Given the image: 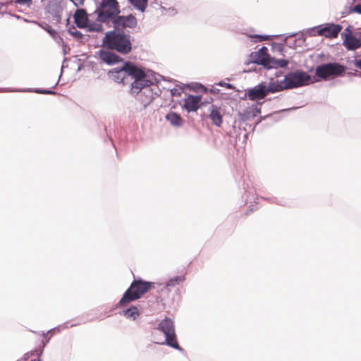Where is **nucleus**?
<instances>
[{
    "mask_svg": "<svg viewBox=\"0 0 361 361\" xmlns=\"http://www.w3.org/2000/svg\"><path fill=\"white\" fill-rule=\"evenodd\" d=\"M121 314H123L127 319L135 321L140 315V311L135 305H130L129 307L123 310Z\"/></svg>",
    "mask_w": 361,
    "mask_h": 361,
    "instance_id": "nucleus-23",
    "label": "nucleus"
},
{
    "mask_svg": "<svg viewBox=\"0 0 361 361\" xmlns=\"http://www.w3.org/2000/svg\"><path fill=\"white\" fill-rule=\"evenodd\" d=\"M269 59H267L265 56L259 54L258 51L251 52L249 55V59L245 63L249 65L250 63H255L257 65L262 66L264 69L268 66Z\"/></svg>",
    "mask_w": 361,
    "mask_h": 361,
    "instance_id": "nucleus-18",
    "label": "nucleus"
},
{
    "mask_svg": "<svg viewBox=\"0 0 361 361\" xmlns=\"http://www.w3.org/2000/svg\"><path fill=\"white\" fill-rule=\"evenodd\" d=\"M60 326H61V329L62 328L63 329H68L69 327L67 323H64L63 325H60Z\"/></svg>",
    "mask_w": 361,
    "mask_h": 361,
    "instance_id": "nucleus-62",
    "label": "nucleus"
},
{
    "mask_svg": "<svg viewBox=\"0 0 361 361\" xmlns=\"http://www.w3.org/2000/svg\"><path fill=\"white\" fill-rule=\"evenodd\" d=\"M49 341H50V338H48L47 339V341H44V340L42 341V348L39 350H37L38 356H41L43 354L44 349L45 346L47 345V343H49Z\"/></svg>",
    "mask_w": 361,
    "mask_h": 361,
    "instance_id": "nucleus-42",
    "label": "nucleus"
},
{
    "mask_svg": "<svg viewBox=\"0 0 361 361\" xmlns=\"http://www.w3.org/2000/svg\"><path fill=\"white\" fill-rule=\"evenodd\" d=\"M298 109V107H292V108H289V109H282L281 111H275L274 112L273 114H269V115H267L265 116H261L260 117V120H259L257 122L255 123V125L251 129V131L253 132L256 128V126L262 122V121L263 120H266V119H270L271 121V123L270 124H269V126H271L272 123L276 122V119H274L272 118L273 117V115L274 114H278L279 112H282V111H290V110H293V109Z\"/></svg>",
    "mask_w": 361,
    "mask_h": 361,
    "instance_id": "nucleus-28",
    "label": "nucleus"
},
{
    "mask_svg": "<svg viewBox=\"0 0 361 361\" xmlns=\"http://www.w3.org/2000/svg\"><path fill=\"white\" fill-rule=\"evenodd\" d=\"M185 280V276H175L171 277L167 280L165 285V288H170L176 287L179 285L180 283L183 282Z\"/></svg>",
    "mask_w": 361,
    "mask_h": 361,
    "instance_id": "nucleus-27",
    "label": "nucleus"
},
{
    "mask_svg": "<svg viewBox=\"0 0 361 361\" xmlns=\"http://www.w3.org/2000/svg\"><path fill=\"white\" fill-rule=\"evenodd\" d=\"M32 22L33 23L37 24L42 29L45 30L47 32H48L49 34V35H52L55 31V29H54L51 25H49V24H47L44 22L40 23H38L35 20H32Z\"/></svg>",
    "mask_w": 361,
    "mask_h": 361,
    "instance_id": "nucleus-33",
    "label": "nucleus"
},
{
    "mask_svg": "<svg viewBox=\"0 0 361 361\" xmlns=\"http://www.w3.org/2000/svg\"><path fill=\"white\" fill-rule=\"evenodd\" d=\"M349 74L354 76L361 77V74L357 71H355L354 73H350Z\"/></svg>",
    "mask_w": 361,
    "mask_h": 361,
    "instance_id": "nucleus-57",
    "label": "nucleus"
},
{
    "mask_svg": "<svg viewBox=\"0 0 361 361\" xmlns=\"http://www.w3.org/2000/svg\"><path fill=\"white\" fill-rule=\"evenodd\" d=\"M282 75H283V73H282V71H276V72L275 73V76H276V78L281 77Z\"/></svg>",
    "mask_w": 361,
    "mask_h": 361,
    "instance_id": "nucleus-58",
    "label": "nucleus"
},
{
    "mask_svg": "<svg viewBox=\"0 0 361 361\" xmlns=\"http://www.w3.org/2000/svg\"><path fill=\"white\" fill-rule=\"evenodd\" d=\"M261 198L263 199V200H267V201H269L271 203H272V201H273V199H274V197L273 198H270V197H262Z\"/></svg>",
    "mask_w": 361,
    "mask_h": 361,
    "instance_id": "nucleus-60",
    "label": "nucleus"
},
{
    "mask_svg": "<svg viewBox=\"0 0 361 361\" xmlns=\"http://www.w3.org/2000/svg\"><path fill=\"white\" fill-rule=\"evenodd\" d=\"M68 59L67 58H66V57L63 59V63H62L61 68V73H60V75H59V79H60V78H61V75H62L63 68L66 67L65 63H66V62H67V61H68ZM59 80H58V81H57V82H56V83L53 86V87H52V88H55V87L57 86V85H58V83H59Z\"/></svg>",
    "mask_w": 361,
    "mask_h": 361,
    "instance_id": "nucleus-45",
    "label": "nucleus"
},
{
    "mask_svg": "<svg viewBox=\"0 0 361 361\" xmlns=\"http://www.w3.org/2000/svg\"><path fill=\"white\" fill-rule=\"evenodd\" d=\"M209 92L213 94H216L220 92V90L218 89V88H216L214 87H212L210 90H209Z\"/></svg>",
    "mask_w": 361,
    "mask_h": 361,
    "instance_id": "nucleus-51",
    "label": "nucleus"
},
{
    "mask_svg": "<svg viewBox=\"0 0 361 361\" xmlns=\"http://www.w3.org/2000/svg\"><path fill=\"white\" fill-rule=\"evenodd\" d=\"M136 10L144 13L148 6L149 0H128Z\"/></svg>",
    "mask_w": 361,
    "mask_h": 361,
    "instance_id": "nucleus-26",
    "label": "nucleus"
},
{
    "mask_svg": "<svg viewBox=\"0 0 361 361\" xmlns=\"http://www.w3.org/2000/svg\"><path fill=\"white\" fill-rule=\"evenodd\" d=\"M342 45L348 51H355L361 47V37L355 32L353 25H348L341 33Z\"/></svg>",
    "mask_w": 361,
    "mask_h": 361,
    "instance_id": "nucleus-9",
    "label": "nucleus"
},
{
    "mask_svg": "<svg viewBox=\"0 0 361 361\" xmlns=\"http://www.w3.org/2000/svg\"><path fill=\"white\" fill-rule=\"evenodd\" d=\"M289 64V61L286 59H277L274 56H271L269 59L268 66L266 67L267 70L272 68H286Z\"/></svg>",
    "mask_w": 361,
    "mask_h": 361,
    "instance_id": "nucleus-20",
    "label": "nucleus"
},
{
    "mask_svg": "<svg viewBox=\"0 0 361 361\" xmlns=\"http://www.w3.org/2000/svg\"><path fill=\"white\" fill-rule=\"evenodd\" d=\"M272 203L276 204H279V205H281V206H286V201H284V200H279L276 197H274Z\"/></svg>",
    "mask_w": 361,
    "mask_h": 361,
    "instance_id": "nucleus-49",
    "label": "nucleus"
},
{
    "mask_svg": "<svg viewBox=\"0 0 361 361\" xmlns=\"http://www.w3.org/2000/svg\"><path fill=\"white\" fill-rule=\"evenodd\" d=\"M15 3L19 5L30 6L32 4V0H15Z\"/></svg>",
    "mask_w": 361,
    "mask_h": 361,
    "instance_id": "nucleus-47",
    "label": "nucleus"
},
{
    "mask_svg": "<svg viewBox=\"0 0 361 361\" xmlns=\"http://www.w3.org/2000/svg\"><path fill=\"white\" fill-rule=\"evenodd\" d=\"M350 11H353V13H357L361 15V4H357L355 5H352V8H350Z\"/></svg>",
    "mask_w": 361,
    "mask_h": 361,
    "instance_id": "nucleus-43",
    "label": "nucleus"
},
{
    "mask_svg": "<svg viewBox=\"0 0 361 361\" xmlns=\"http://www.w3.org/2000/svg\"><path fill=\"white\" fill-rule=\"evenodd\" d=\"M355 32L357 35L361 37V27L355 28Z\"/></svg>",
    "mask_w": 361,
    "mask_h": 361,
    "instance_id": "nucleus-54",
    "label": "nucleus"
},
{
    "mask_svg": "<svg viewBox=\"0 0 361 361\" xmlns=\"http://www.w3.org/2000/svg\"><path fill=\"white\" fill-rule=\"evenodd\" d=\"M61 331V326H57L54 328H51L47 332H42V337H46L49 333L53 334L54 332H60Z\"/></svg>",
    "mask_w": 361,
    "mask_h": 361,
    "instance_id": "nucleus-40",
    "label": "nucleus"
},
{
    "mask_svg": "<svg viewBox=\"0 0 361 361\" xmlns=\"http://www.w3.org/2000/svg\"><path fill=\"white\" fill-rule=\"evenodd\" d=\"M208 111L207 116L211 120L212 123L216 127H221L223 123L224 109L216 104H212L209 107Z\"/></svg>",
    "mask_w": 361,
    "mask_h": 361,
    "instance_id": "nucleus-13",
    "label": "nucleus"
},
{
    "mask_svg": "<svg viewBox=\"0 0 361 361\" xmlns=\"http://www.w3.org/2000/svg\"><path fill=\"white\" fill-rule=\"evenodd\" d=\"M238 116L240 125L245 123L246 126H247L246 123L247 121L255 117V114H253V110L249 108L245 109L243 112H238Z\"/></svg>",
    "mask_w": 361,
    "mask_h": 361,
    "instance_id": "nucleus-24",
    "label": "nucleus"
},
{
    "mask_svg": "<svg viewBox=\"0 0 361 361\" xmlns=\"http://www.w3.org/2000/svg\"><path fill=\"white\" fill-rule=\"evenodd\" d=\"M291 37H297L295 39L298 41H302L305 42L307 38L306 32H303V30L299 32H293L286 36L284 39V42H286L287 39Z\"/></svg>",
    "mask_w": 361,
    "mask_h": 361,
    "instance_id": "nucleus-31",
    "label": "nucleus"
},
{
    "mask_svg": "<svg viewBox=\"0 0 361 361\" xmlns=\"http://www.w3.org/2000/svg\"><path fill=\"white\" fill-rule=\"evenodd\" d=\"M256 209H257L256 204H251L249 206V210H247V212H246V214H248L250 212H252V211L256 210Z\"/></svg>",
    "mask_w": 361,
    "mask_h": 361,
    "instance_id": "nucleus-53",
    "label": "nucleus"
},
{
    "mask_svg": "<svg viewBox=\"0 0 361 361\" xmlns=\"http://www.w3.org/2000/svg\"><path fill=\"white\" fill-rule=\"evenodd\" d=\"M133 40L129 31L109 30L105 32L102 38V45L121 54L127 55L133 50Z\"/></svg>",
    "mask_w": 361,
    "mask_h": 361,
    "instance_id": "nucleus-2",
    "label": "nucleus"
},
{
    "mask_svg": "<svg viewBox=\"0 0 361 361\" xmlns=\"http://www.w3.org/2000/svg\"><path fill=\"white\" fill-rule=\"evenodd\" d=\"M155 286L157 287L156 289L157 290V292L159 294V298H160L161 302H166L168 296H169V293H171V289L165 288V285L161 284V283H156Z\"/></svg>",
    "mask_w": 361,
    "mask_h": 361,
    "instance_id": "nucleus-25",
    "label": "nucleus"
},
{
    "mask_svg": "<svg viewBox=\"0 0 361 361\" xmlns=\"http://www.w3.org/2000/svg\"><path fill=\"white\" fill-rule=\"evenodd\" d=\"M157 329L164 334L165 338L163 341H155L154 343L167 345L180 352L184 351V349L180 346L178 342L174 323L171 319L166 317L162 319L158 324Z\"/></svg>",
    "mask_w": 361,
    "mask_h": 361,
    "instance_id": "nucleus-5",
    "label": "nucleus"
},
{
    "mask_svg": "<svg viewBox=\"0 0 361 361\" xmlns=\"http://www.w3.org/2000/svg\"><path fill=\"white\" fill-rule=\"evenodd\" d=\"M165 119L170 123L172 126L178 128L183 126V119L181 116L176 111H169L165 116Z\"/></svg>",
    "mask_w": 361,
    "mask_h": 361,
    "instance_id": "nucleus-21",
    "label": "nucleus"
},
{
    "mask_svg": "<svg viewBox=\"0 0 361 361\" xmlns=\"http://www.w3.org/2000/svg\"><path fill=\"white\" fill-rule=\"evenodd\" d=\"M63 55L68 54V51L66 50V47H63Z\"/></svg>",
    "mask_w": 361,
    "mask_h": 361,
    "instance_id": "nucleus-64",
    "label": "nucleus"
},
{
    "mask_svg": "<svg viewBox=\"0 0 361 361\" xmlns=\"http://www.w3.org/2000/svg\"><path fill=\"white\" fill-rule=\"evenodd\" d=\"M188 86H189L191 90L196 92L204 87V85L200 82H191L188 84Z\"/></svg>",
    "mask_w": 361,
    "mask_h": 361,
    "instance_id": "nucleus-38",
    "label": "nucleus"
},
{
    "mask_svg": "<svg viewBox=\"0 0 361 361\" xmlns=\"http://www.w3.org/2000/svg\"><path fill=\"white\" fill-rule=\"evenodd\" d=\"M45 9L48 13H49L54 18V19L56 21V23H59L61 22V13L63 11V6L61 5V0L49 1Z\"/></svg>",
    "mask_w": 361,
    "mask_h": 361,
    "instance_id": "nucleus-15",
    "label": "nucleus"
},
{
    "mask_svg": "<svg viewBox=\"0 0 361 361\" xmlns=\"http://www.w3.org/2000/svg\"><path fill=\"white\" fill-rule=\"evenodd\" d=\"M55 42L59 44V45H61L63 47H66V44L64 42L63 37L59 35L58 37H56V39H55Z\"/></svg>",
    "mask_w": 361,
    "mask_h": 361,
    "instance_id": "nucleus-44",
    "label": "nucleus"
},
{
    "mask_svg": "<svg viewBox=\"0 0 361 361\" xmlns=\"http://www.w3.org/2000/svg\"><path fill=\"white\" fill-rule=\"evenodd\" d=\"M311 76L305 71L296 69L294 71L288 72L283 80L285 83V87L288 89H294L299 87L308 85L310 82Z\"/></svg>",
    "mask_w": 361,
    "mask_h": 361,
    "instance_id": "nucleus-8",
    "label": "nucleus"
},
{
    "mask_svg": "<svg viewBox=\"0 0 361 361\" xmlns=\"http://www.w3.org/2000/svg\"><path fill=\"white\" fill-rule=\"evenodd\" d=\"M247 98H248L247 91H245V92L243 94V95L240 96V99L241 100H245V99H246Z\"/></svg>",
    "mask_w": 361,
    "mask_h": 361,
    "instance_id": "nucleus-55",
    "label": "nucleus"
},
{
    "mask_svg": "<svg viewBox=\"0 0 361 361\" xmlns=\"http://www.w3.org/2000/svg\"><path fill=\"white\" fill-rule=\"evenodd\" d=\"M263 104V102H257L255 104H252V106L250 109H252L253 110V114H255V117L261 113V108L260 106Z\"/></svg>",
    "mask_w": 361,
    "mask_h": 361,
    "instance_id": "nucleus-36",
    "label": "nucleus"
},
{
    "mask_svg": "<svg viewBox=\"0 0 361 361\" xmlns=\"http://www.w3.org/2000/svg\"><path fill=\"white\" fill-rule=\"evenodd\" d=\"M75 30V25H70V27L68 28L67 30Z\"/></svg>",
    "mask_w": 361,
    "mask_h": 361,
    "instance_id": "nucleus-63",
    "label": "nucleus"
},
{
    "mask_svg": "<svg viewBox=\"0 0 361 361\" xmlns=\"http://www.w3.org/2000/svg\"><path fill=\"white\" fill-rule=\"evenodd\" d=\"M183 92V87H181L180 89L172 88L170 90L171 95L172 97H176V96L180 97Z\"/></svg>",
    "mask_w": 361,
    "mask_h": 361,
    "instance_id": "nucleus-41",
    "label": "nucleus"
},
{
    "mask_svg": "<svg viewBox=\"0 0 361 361\" xmlns=\"http://www.w3.org/2000/svg\"><path fill=\"white\" fill-rule=\"evenodd\" d=\"M120 6L117 0H101L97 4L94 13L97 14V20L107 23L108 20L116 13H121Z\"/></svg>",
    "mask_w": 361,
    "mask_h": 361,
    "instance_id": "nucleus-6",
    "label": "nucleus"
},
{
    "mask_svg": "<svg viewBox=\"0 0 361 361\" xmlns=\"http://www.w3.org/2000/svg\"><path fill=\"white\" fill-rule=\"evenodd\" d=\"M67 32L71 36L74 37L76 40L79 41L80 42H87L90 38V35H88V37L87 39H85L84 35L80 31H78L77 30H67Z\"/></svg>",
    "mask_w": 361,
    "mask_h": 361,
    "instance_id": "nucleus-29",
    "label": "nucleus"
},
{
    "mask_svg": "<svg viewBox=\"0 0 361 361\" xmlns=\"http://www.w3.org/2000/svg\"><path fill=\"white\" fill-rule=\"evenodd\" d=\"M318 28L317 34L318 36L329 39H334L338 36V34L343 29L341 24L334 23H326L317 25Z\"/></svg>",
    "mask_w": 361,
    "mask_h": 361,
    "instance_id": "nucleus-10",
    "label": "nucleus"
},
{
    "mask_svg": "<svg viewBox=\"0 0 361 361\" xmlns=\"http://www.w3.org/2000/svg\"><path fill=\"white\" fill-rule=\"evenodd\" d=\"M285 83H283V80L281 81L275 80L274 78H271L268 85L265 82V92L268 93L274 94L281 92L283 90H287L285 87Z\"/></svg>",
    "mask_w": 361,
    "mask_h": 361,
    "instance_id": "nucleus-19",
    "label": "nucleus"
},
{
    "mask_svg": "<svg viewBox=\"0 0 361 361\" xmlns=\"http://www.w3.org/2000/svg\"><path fill=\"white\" fill-rule=\"evenodd\" d=\"M84 1H85V0H78V1L77 2V6L76 7H78L80 5H83Z\"/></svg>",
    "mask_w": 361,
    "mask_h": 361,
    "instance_id": "nucleus-61",
    "label": "nucleus"
},
{
    "mask_svg": "<svg viewBox=\"0 0 361 361\" xmlns=\"http://www.w3.org/2000/svg\"><path fill=\"white\" fill-rule=\"evenodd\" d=\"M282 35H259V34H254L250 35V39L254 42H262L265 39H271V37H281Z\"/></svg>",
    "mask_w": 361,
    "mask_h": 361,
    "instance_id": "nucleus-30",
    "label": "nucleus"
},
{
    "mask_svg": "<svg viewBox=\"0 0 361 361\" xmlns=\"http://www.w3.org/2000/svg\"><path fill=\"white\" fill-rule=\"evenodd\" d=\"M155 284L156 283L147 281L141 278L134 279L116 305L115 308L126 307L130 302L141 298L150 289H156Z\"/></svg>",
    "mask_w": 361,
    "mask_h": 361,
    "instance_id": "nucleus-3",
    "label": "nucleus"
},
{
    "mask_svg": "<svg viewBox=\"0 0 361 361\" xmlns=\"http://www.w3.org/2000/svg\"><path fill=\"white\" fill-rule=\"evenodd\" d=\"M32 92L42 94H56V92L52 89L35 88V89H16L11 87H0V92Z\"/></svg>",
    "mask_w": 361,
    "mask_h": 361,
    "instance_id": "nucleus-17",
    "label": "nucleus"
},
{
    "mask_svg": "<svg viewBox=\"0 0 361 361\" xmlns=\"http://www.w3.org/2000/svg\"><path fill=\"white\" fill-rule=\"evenodd\" d=\"M181 108L185 109L188 113L197 112L204 105L202 102V96L201 94H185L183 99V103H180Z\"/></svg>",
    "mask_w": 361,
    "mask_h": 361,
    "instance_id": "nucleus-11",
    "label": "nucleus"
},
{
    "mask_svg": "<svg viewBox=\"0 0 361 361\" xmlns=\"http://www.w3.org/2000/svg\"><path fill=\"white\" fill-rule=\"evenodd\" d=\"M350 8H352V5L350 6H345L343 10L341 12V18H344L353 13V11H350Z\"/></svg>",
    "mask_w": 361,
    "mask_h": 361,
    "instance_id": "nucleus-39",
    "label": "nucleus"
},
{
    "mask_svg": "<svg viewBox=\"0 0 361 361\" xmlns=\"http://www.w3.org/2000/svg\"><path fill=\"white\" fill-rule=\"evenodd\" d=\"M217 85L224 87L227 89L234 90L236 92H240V90H238L233 84L229 82H225L224 81H220L219 83H217Z\"/></svg>",
    "mask_w": 361,
    "mask_h": 361,
    "instance_id": "nucleus-35",
    "label": "nucleus"
},
{
    "mask_svg": "<svg viewBox=\"0 0 361 361\" xmlns=\"http://www.w3.org/2000/svg\"><path fill=\"white\" fill-rule=\"evenodd\" d=\"M348 68L338 62L321 63L315 68L314 82L329 80L332 78L343 77Z\"/></svg>",
    "mask_w": 361,
    "mask_h": 361,
    "instance_id": "nucleus-4",
    "label": "nucleus"
},
{
    "mask_svg": "<svg viewBox=\"0 0 361 361\" xmlns=\"http://www.w3.org/2000/svg\"><path fill=\"white\" fill-rule=\"evenodd\" d=\"M107 48L101 49L96 52L98 58L103 61L104 63L109 66H113L120 62H123V59L117 53Z\"/></svg>",
    "mask_w": 361,
    "mask_h": 361,
    "instance_id": "nucleus-12",
    "label": "nucleus"
},
{
    "mask_svg": "<svg viewBox=\"0 0 361 361\" xmlns=\"http://www.w3.org/2000/svg\"><path fill=\"white\" fill-rule=\"evenodd\" d=\"M77 62L80 63L79 65H78V69H77V71L79 72L80 71L82 68H84V65L82 63H81V59H76Z\"/></svg>",
    "mask_w": 361,
    "mask_h": 361,
    "instance_id": "nucleus-52",
    "label": "nucleus"
},
{
    "mask_svg": "<svg viewBox=\"0 0 361 361\" xmlns=\"http://www.w3.org/2000/svg\"><path fill=\"white\" fill-rule=\"evenodd\" d=\"M271 50L275 52L278 51L281 56H285V48L282 43L274 42L271 44Z\"/></svg>",
    "mask_w": 361,
    "mask_h": 361,
    "instance_id": "nucleus-32",
    "label": "nucleus"
},
{
    "mask_svg": "<svg viewBox=\"0 0 361 361\" xmlns=\"http://www.w3.org/2000/svg\"><path fill=\"white\" fill-rule=\"evenodd\" d=\"M35 353L37 355V350H31L30 352H28L27 353H25L24 355H23V359L24 360H27V359L30 358V356H32V355H35Z\"/></svg>",
    "mask_w": 361,
    "mask_h": 361,
    "instance_id": "nucleus-48",
    "label": "nucleus"
},
{
    "mask_svg": "<svg viewBox=\"0 0 361 361\" xmlns=\"http://www.w3.org/2000/svg\"><path fill=\"white\" fill-rule=\"evenodd\" d=\"M102 23L92 21L89 19L88 23H86V26L83 28L86 32H103L104 30Z\"/></svg>",
    "mask_w": 361,
    "mask_h": 361,
    "instance_id": "nucleus-22",
    "label": "nucleus"
},
{
    "mask_svg": "<svg viewBox=\"0 0 361 361\" xmlns=\"http://www.w3.org/2000/svg\"><path fill=\"white\" fill-rule=\"evenodd\" d=\"M259 54L265 56L267 59H270L271 56L269 54L268 48L265 46L262 47L257 50Z\"/></svg>",
    "mask_w": 361,
    "mask_h": 361,
    "instance_id": "nucleus-37",
    "label": "nucleus"
},
{
    "mask_svg": "<svg viewBox=\"0 0 361 361\" xmlns=\"http://www.w3.org/2000/svg\"><path fill=\"white\" fill-rule=\"evenodd\" d=\"M248 99L252 101H258L265 98L267 96L265 92V82H261L258 85L247 88Z\"/></svg>",
    "mask_w": 361,
    "mask_h": 361,
    "instance_id": "nucleus-14",
    "label": "nucleus"
},
{
    "mask_svg": "<svg viewBox=\"0 0 361 361\" xmlns=\"http://www.w3.org/2000/svg\"><path fill=\"white\" fill-rule=\"evenodd\" d=\"M107 75L115 82L123 85L130 84L129 94L142 104L143 109L160 96L161 91L159 84L161 80H165L155 71L130 61L110 69Z\"/></svg>",
    "mask_w": 361,
    "mask_h": 361,
    "instance_id": "nucleus-1",
    "label": "nucleus"
},
{
    "mask_svg": "<svg viewBox=\"0 0 361 361\" xmlns=\"http://www.w3.org/2000/svg\"><path fill=\"white\" fill-rule=\"evenodd\" d=\"M59 35V34L58 33V32L56 30L52 35H50V36L52 37V39L54 40H55V39H56V37H58Z\"/></svg>",
    "mask_w": 361,
    "mask_h": 361,
    "instance_id": "nucleus-56",
    "label": "nucleus"
},
{
    "mask_svg": "<svg viewBox=\"0 0 361 361\" xmlns=\"http://www.w3.org/2000/svg\"><path fill=\"white\" fill-rule=\"evenodd\" d=\"M317 30H318V28L317 27V26H314L312 27L303 29V32H306L307 35L311 36V37L312 36H318V35L317 34Z\"/></svg>",
    "mask_w": 361,
    "mask_h": 361,
    "instance_id": "nucleus-34",
    "label": "nucleus"
},
{
    "mask_svg": "<svg viewBox=\"0 0 361 361\" xmlns=\"http://www.w3.org/2000/svg\"><path fill=\"white\" fill-rule=\"evenodd\" d=\"M13 16H14L15 18H16L17 19H23V20H24V21H26V22H27V21H28L27 19H25V18H23V17H22V16H20L13 15Z\"/></svg>",
    "mask_w": 361,
    "mask_h": 361,
    "instance_id": "nucleus-59",
    "label": "nucleus"
},
{
    "mask_svg": "<svg viewBox=\"0 0 361 361\" xmlns=\"http://www.w3.org/2000/svg\"><path fill=\"white\" fill-rule=\"evenodd\" d=\"M288 47L293 49H296L298 46H301L300 44H298V40L295 39L293 42H290L287 44Z\"/></svg>",
    "mask_w": 361,
    "mask_h": 361,
    "instance_id": "nucleus-46",
    "label": "nucleus"
},
{
    "mask_svg": "<svg viewBox=\"0 0 361 361\" xmlns=\"http://www.w3.org/2000/svg\"><path fill=\"white\" fill-rule=\"evenodd\" d=\"M89 19V14L84 8H78L73 14L74 23L79 29L84 28Z\"/></svg>",
    "mask_w": 361,
    "mask_h": 361,
    "instance_id": "nucleus-16",
    "label": "nucleus"
},
{
    "mask_svg": "<svg viewBox=\"0 0 361 361\" xmlns=\"http://www.w3.org/2000/svg\"><path fill=\"white\" fill-rule=\"evenodd\" d=\"M353 63L356 68L361 69V59H357L355 58V59L353 61Z\"/></svg>",
    "mask_w": 361,
    "mask_h": 361,
    "instance_id": "nucleus-50",
    "label": "nucleus"
},
{
    "mask_svg": "<svg viewBox=\"0 0 361 361\" xmlns=\"http://www.w3.org/2000/svg\"><path fill=\"white\" fill-rule=\"evenodd\" d=\"M109 27H112L116 32L128 31L127 29H133L137 25V20L133 14L126 16L116 13L104 23Z\"/></svg>",
    "mask_w": 361,
    "mask_h": 361,
    "instance_id": "nucleus-7",
    "label": "nucleus"
}]
</instances>
